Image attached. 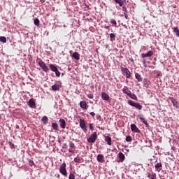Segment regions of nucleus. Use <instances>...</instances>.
<instances>
[{
    "label": "nucleus",
    "mask_w": 179,
    "mask_h": 179,
    "mask_svg": "<svg viewBox=\"0 0 179 179\" xmlns=\"http://www.w3.org/2000/svg\"><path fill=\"white\" fill-rule=\"evenodd\" d=\"M80 127L84 132H87V127L86 126V122L85 119H80Z\"/></svg>",
    "instance_id": "obj_5"
},
{
    "label": "nucleus",
    "mask_w": 179,
    "mask_h": 179,
    "mask_svg": "<svg viewBox=\"0 0 179 179\" xmlns=\"http://www.w3.org/2000/svg\"><path fill=\"white\" fill-rule=\"evenodd\" d=\"M49 67L50 68L51 71H52V72H55L58 69L54 64H49Z\"/></svg>",
    "instance_id": "obj_23"
},
{
    "label": "nucleus",
    "mask_w": 179,
    "mask_h": 179,
    "mask_svg": "<svg viewBox=\"0 0 179 179\" xmlns=\"http://www.w3.org/2000/svg\"><path fill=\"white\" fill-rule=\"evenodd\" d=\"M80 106L83 110H87V103H86V101H81L80 102Z\"/></svg>",
    "instance_id": "obj_16"
},
{
    "label": "nucleus",
    "mask_w": 179,
    "mask_h": 179,
    "mask_svg": "<svg viewBox=\"0 0 179 179\" xmlns=\"http://www.w3.org/2000/svg\"><path fill=\"white\" fill-rule=\"evenodd\" d=\"M127 142H132V137L131 136H127L126 137Z\"/></svg>",
    "instance_id": "obj_34"
},
{
    "label": "nucleus",
    "mask_w": 179,
    "mask_h": 179,
    "mask_svg": "<svg viewBox=\"0 0 179 179\" xmlns=\"http://www.w3.org/2000/svg\"><path fill=\"white\" fill-rule=\"evenodd\" d=\"M34 23L35 26H40V20H38V18H36L34 21Z\"/></svg>",
    "instance_id": "obj_30"
},
{
    "label": "nucleus",
    "mask_w": 179,
    "mask_h": 179,
    "mask_svg": "<svg viewBox=\"0 0 179 179\" xmlns=\"http://www.w3.org/2000/svg\"><path fill=\"white\" fill-rule=\"evenodd\" d=\"M131 129L133 132H136L137 134H139L141 132V130L136 127L135 124H131Z\"/></svg>",
    "instance_id": "obj_11"
},
{
    "label": "nucleus",
    "mask_w": 179,
    "mask_h": 179,
    "mask_svg": "<svg viewBox=\"0 0 179 179\" xmlns=\"http://www.w3.org/2000/svg\"><path fill=\"white\" fill-rule=\"evenodd\" d=\"M59 173H61L62 176H64V177L68 176V171H66V164L65 162H63L62 164L60 166Z\"/></svg>",
    "instance_id": "obj_2"
},
{
    "label": "nucleus",
    "mask_w": 179,
    "mask_h": 179,
    "mask_svg": "<svg viewBox=\"0 0 179 179\" xmlns=\"http://www.w3.org/2000/svg\"><path fill=\"white\" fill-rule=\"evenodd\" d=\"M55 73L57 78H59V76H61V72H59L58 69L56 71H55Z\"/></svg>",
    "instance_id": "obj_36"
},
{
    "label": "nucleus",
    "mask_w": 179,
    "mask_h": 179,
    "mask_svg": "<svg viewBox=\"0 0 179 179\" xmlns=\"http://www.w3.org/2000/svg\"><path fill=\"white\" fill-rule=\"evenodd\" d=\"M110 41H113L114 38H115V34H110Z\"/></svg>",
    "instance_id": "obj_32"
},
{
    "label": "nucleus",
    "mask_w": 179,
    "mask_h": 179,
    "mask_svg": "<svg viewBox=\"0 0 179 179\" xmlns=\"http://www.w3.org/2000/svg\"><path fill=\"white\" fill-rule=\"evenodd\" d=\"M123 93H124L125 94H129V90L128 89V87L124 86L122 90Z\"/></svg>",
    "instance_id": "obj_24"
},
{
    "label": "nucleus",
    "mask_w": 179,
    "mask_h": 179,
    "mask_svg": "<svg viewBox=\"0 0 179 179\" xmlns=\"http://www.w3.org/2000/svg\"><path fill=\"white\" fill-rule=\"evenodd\" d=\"M127 96L130 97V99H132L133 100H138V96H136L135 94L131 92V91H129V94H127Z\"/></svg>",
    "instance_id": "obj_15"
},
{
    "label": "nucleus",
    "mask_w": 179,
    "mask_h": 179,
    "mask_svg": "<svg viewBox=\"0 0 179 179\" xmlns=\"http://www.w3.org/2000/svg\"><path fill=\"white\" fill-rule=\"evenodd\" d=\"M119 158L121 160V162H124L125 160V155H124V153L119 152Z\"/></svg>",
    "instance_id": "obj_22"
},
{
    "label": "nucleus",
    "mask_w": 179,
    "mask_h": 179,
    "mask_svg": "<svg viewBox=\"0 0 179 179\" xmlns=\"http://www.w3.org/2000/svg\"><path fill=\"white\" fill-rule=\"evenodd\" d=\"M73 57L74 58V59L79 61L80 59V55H79L78 52H74L73 53Z\"/></svg>",
    "instance_id": "obj_18"
},
{
    "label": "nucleus",
    "mask_w": 179,
    "mask_h": 179,
    "mask_svg": "<svg viewBox=\"0 0 179 179\" xmlns=\"http://www.w3.org/2000/svg\"><path fill=\"white\" fill-rule=\"evenodd\" d=\"M104 155L99 154L97 155L96 160L99 163H103L104 162Z\"/></svg>",
    "instance_id": "obj_13"
},
{
    "label": "nucleus",
    "mask_w": 179,
    "mask_h": 179,
    "mask_svg": "<svg viewBox=\"0 0 179 179\" xmlns=\"http://www.w3.org/2000/svg\"><path fill=\"white\" fill-rule=\"evenodd\" d=\"M122 10H123L124 13H128V11L127 10V7H125V6L122 7Z\"/></svg>",
    "instance_id": "obj_41"
},
{
    "label": "nucleus",
    "mask_w": 179,
    "mask_h": 179,
    "mask_svg": "<svg viewBox=\"0 0 179 179\" xmlns=\"http://www.w3.org/2000/svg\"><path fill=\"white\" fill-rule=\"evenodd\" d=\"M87 97H88V99H93V97H94L93 94H92V93L88 94Z\"/></svg>",
    "instance_id": "obj_40"
},
{
    "label": "nucleus",
    "mask_w": 179,
    "mask_h": 179,
    "mask_svg": "<svg viewBox=\"0 0 179 179\" xmlns=\"http://www.w3.org/2000/svg\"><path fill=\"white\" fill-rule=\"evenodd\" d=\"M105 29H110V26L105 27Z\"/></svg>",
    "instance_id": "obj_46"
},
{
    "label": "nucleus",
    "mask_w": 179,
    "mask_h": 179,
    "mask_svg": "<svg viewBox=\"0 0 179 179\" xmlns=\"http://www.w3.org/2000/svg\"><path fill=\"white\" fill-rule=\"evenodd\" d=\"M0 41L1 43H6V37H5V36L0 37Z\"/></svg>",
    "instance_id": "obj_33"
},
{
    "label": "nucleus",
    "mask_w": 179,
    "mask_h": 179,
    "mask_svg": "<svg viewBox=\"0 0 179 179\" xmlns=\"http://www.w3.org/2000/svg\"><path fill=\"white\" fill-rule=\"evenodd\" d=\"M101 99L103 100H105L106 101H110V96L106 92H102L101 93Z\"/></svg>",
    "instance_id": "obj_10"
},
{
    "label": "nucleus",
    "mask_w": 179,
    "mask_h": 179,
    "mask_svg": "<svg viewBox=\"0 0 179 179\" xmlns=\"http://www.w3.org/2000/svg\"><path fill=\"white\" fill-rule=\"evenodd\" d=\"M116 3H118L120 6H123L124 1L122 0H114Z\"/></svg>",
    "instance_id": "obj_28"
},
{
    "label": "nucleus",
    "mask_w": 179,
    "mask_h": 179,
    "mask_svg": "<svg viewBox=\"0 0 179 179\" xmlns=\"http://www.w3.org/2000/svg\"><path fill=\"white\" fill-rule=\"evenodd\" d=\"M96 139H97V133L95 131L87 139V142H89V143H94Z\"/></svg>",
    "instance_id": "obj_4"
},
{
    "label": "nucleus",
    "mask_w": 179,
    "mask_h": 179,
    "mask_svg": "<svg viewBox=\"0 0 179 179\" xmlns=\"http://www.w3.org/2000/svg\"><path fill=\"white\" fill-rule=\"evenodd\" d=\"M28 104L31 108H36V101H34V99H29Z\"/></svg>",
    "instance_id": "obj_8"
},
{
    "label": "nucleus",
    "mask_w": 179,
    "mask_h": 179,
    "mask_svg": "<svg viewBox=\"0 0 179 179\" xmlns=\"http://www.w3.org/2000/svg\"><path fill=\"white\" fill-rule=\"evenodd\" d=\"M144 124H145V127H146L147 128H148V127H149V123H148V122L145 121V122H144Z\"/></svg>",
    "instance_id": "obj_44"
},
{
    "label": "nucleus",
    "mask_w": 179,
    "mask_h": 179,
    "mask_svg": "<svg viewBox=\"0 0 179 179\" xmlns=\"http://www.w3.org/2000/svg\"><path fill=\"white\" fill-rule=\"evenodd\" d=\"M138 118L140 120L141 122H143V124H144V122H146V120H145V117H143V115H138Z\"/></svg>",
    "instance_id": "obj_25"
},
{
    "label": "nucleus",
    "mask_w": 179,
    "mask_h": 179,
    "mask_svg": "<svg viewBox=\"0 0 179 179\" xmlns=\"http://www.w3.org/2000/svg\"><path fill=\"white\" fill-rule=\"evenodd\" d=\"M148 177L150 179H156V173H155L154 172H148Z\"/></svg>",
    "instance_id": "obj_19"
},
{
    "label": "nucleus",
    "mask_w": 179,
    "mask_h": 179,
    "mask_svg": "<svg viewBox=\"0 0 179 179\" xmlns=\"http://www.w3.org/2000/svg\"><path fill=\"white\" fill-rule=\"evenodd\" d=\"M59 122H60V127L61 128H62V129H65L66 127V122H65V120L64 119H60L59 120Z\"/></svg>",
    "instance_id": "obj_17"
},
{
    "label": "nucleus",
    "mask_w": 179,
    "mask_h": 179,
    "mask_svg": "<svg viewBox=\"0 0 179 179\" xmlns=\"http://www.w3.org/2000/svg\"><path fill=\"white\" fill-rule=\"evenodd\" d=\"M121 71L123 72V75H125L126 78L129 79L131 78V71L127 68L121 67Z\"/></svg>",
    "instance_id": "obj_6"
},
{
    "label": "nucleus",
    "mask_w": 179,
    "mask_h": 179,
    "mask_svg": "<svg viewBox=\"0 0 179 179\" xmlns=\"http://www.w3.org/2000/svg\"><path fill=\"white\" fill-rule=\"evenodd\" d=\"M42 122H43L44 124H47L48 122V117L47 116H44L42 120Z\"/></svg>",
    "instance_id": "obj_29"
},
{
    "label": "nucleus",
    "mask_w": 179,
    "mask_h": 179,
    "mask_svg": "<svg viewBox=\"0 0 179 179\" xmlns=\"http://www.w3.org/2000/svg\"><path fill=\"white\" fill-rule=\"evenodd\" d=\"M60 89H61V85L58 84H55L54 85L52 86V90H53V92H59Z\"/></svg>",
    "instance_id": "obj_12"
},
{
    "label": "nucleus",
    "mask_w": 179,
    "mask_h": 179,
    "mask_svg": "<svg viewBox=\"0 0 179 179\" xmlns=\"http://www.w3.org/2000/svg\"><path fill=\"white\" fill-rule=\"evenodd\" d=\"M29 166L32 167V166H36V164L34 163V161L29 159Z\"/></svg>",
    "instance_id": "obj_35"
},
{
    "label": "nucleus",
    "mask_w": 179,
    "mask_h": 179,
    "mask_svg": "<svg viewBox=\"0 0 179 179\" xmlns=\"http://www.w3.org/2000/svg\"><path fill=\"white\" fill-rule=\"evenodd\" d=\"M0 120H1V115H0Z\"/></svg>",
    "instance_id": "obj_48"
},
{
    "label": "nucleus",
    "mask_w": 179,
    "mask_h": 179,
    "mask_svg": "<svg viewBox=\"0 0 179 179\" xmlns=\"http://www.w3.org/2000/svg\"><path fill=\"white\" fill-rule=\"evenodd\" d=\"M162 167V163H157L156 165H155V170H157L158 171H160V168Z\"/></svg>",
    "instance_id": "obj_26"
},
{
    "label": "nucleus",
    "mask_w": 179,
    "mask_h": 179,
    "mask_svg": "<svg viewBox=\"0 0 179 179\" xmlns=\"http://www.w3.org/2000/svg\"><path fill=\"white\" fill-rule=\"evenodd\" d=\"M90 115L92 117H94V115H96V114L94 113V112H91Z\"/></svg>",
    "instance_id": "obj_45"
},
{
    "label": "nucleus",
    "mask_w": 179,
    "mask_h": 179,
    "mask_svg": "<svg viewBox=\"0 0 179 179\" xmlns=\"http://www.w3.org/2000/svg\"><path fill=\"white\" fill-rule=\"evenodd\" d=\"M105 142H106L109 146H111V137L107 136L105 138Z\"/></svg>",
    "instance_id": "obj_21"
},
{
    "label": "nucleus",
    "mask_w": 179,
    "mask_h": 179,
    "mask_svg": "<svg viewBox=\"0 0 179 179\" xmlns=\"http://www.w3.org/2000/svg\"><path fill=\"white\" fill-rule=\"evenodd\" d=\"M153 55V51L150 50L147 53H143L141 55L142 58H148Z\"/></svg>",
    "instance_id": "obj_9"
},
{
    "label": "nucleus",
    "mask_w": 179,
    "mask_h": 179,
    "mask_svg": "<svg viewBox=\"0 0 179 179\" xmlns=\"http://www.w3.org/2000/svg\"><path fill=\"white\" fill-rule=\"evenodd\" d=\"M69 179H75V175H73V173H71L69 175Z\"/></svg>",
    "instance_id": "obj_38"
},
{
    "label": "nucleus",
    "mask_w": 179,
    "mask_h": 179,
    "mask_svg": "<svg viewBox=\"0 0 179 179\" xmlns=\"http://www.w3.org/2000/svg\"><path fill=\"white\" fill-rule=\"evenodd\" d=\"M128 104L129 106H131L132 107H135L137 110H141L142 109V105L139 103L134 102V101H128Z\"/></svg>",
    "instance_id": "obj_3"
},
{
    "label": "nucleus",
    "mask_w": 179,
    "mask_h": 179,
    "mask_svg": "<svg viewBox=\"0 0 179 179\" xmlns=\"http://www.w3.org/2000/svg\"><path fill=\"white\" fill-rule=\"evenodd\" d=\"M90 131H94V127L93 126V124H90Z\"/></svg>",
    "instance_id": "obj_39"
},
{
    "label": "nucleus",
    "mask_w": 179,
    "mask_h": 179,
    "mask_svg": "<svg viewBox=\"0 0 179 179\" xmlns=\"http://www.w3.org/2000/svg\"><path fill=\"white\" fill-rule=\"evenodd\" d=\"M135 78L136 79H137L138 82H142L143 80V78H142V76H141L140 74L138 73H135Z\"/></svg>",
    "instance_id": "obj_20"
},
{
    "label": "nucleus",
    "mask_w": 179,
    "mask_h": 179,
    "mask_svg": "<svg viewBox=\"0 0 179 179\" xmlns=\"http://www.w3.org/2000/svg\"><path fill=\"white\" fill-rule=\"evenodd\" d=\"M173 31L176 33L177 37H179V29H178V27H174Z\"/></svg>",
    "instance_id": "obj_31"
},
{
    "label": "nucleus",
    "mask_w": 179,
    "mask_h": 179,
    "mask_svg": "<svg viewBox=\"0 0 179 179\" xmlns=\"http://www.w3.org/2000/svg\"><path fill=\"white\" fill-rule=\"evenodd\" d=\"M110 23H112V24H117V21H115V20H110Z\"/></svg>",
    "instance_id": "obj_42"
},
{
    "label": "nucleus",
    "mask_w": 179,
    "mask_h": 179,
    "mask_svg": "<svg viewBox=\"0 0 179 179\" xmlns=\"http://www.w3.org/2000/svg\"><path fill=\"white\" fill-rule=\"evenodd\" d=\"M170 100H171V103H173V106L174 107H176V108H178V101H176V99L173 97H171Z\"/></svg>",
    "instance_id": "obj_14"
},
{
    "label": "nucleus",
    "mask_w": 179,
    "mask_h": 179,
    "mask_svg": "<svg viewBox=\"0 0 179 179\" xmlns=\"http://www.w3.org/2000/svg\"><path fill=\"white\" fill-rule=\"evenodd\" d=\"M123 13L124 15L125 19H128V14H127V13Z\"/></svg>",
    "instance_id": "obj_43"
},
{
    "label": "nucleus",
    "mask_w": 179,
    "mask_h": 179,
    "mask_svg": "<svg viewBox=\"0 0 179 179\" xmlns=\"http://www.w3.org/2000/svg\"><path fill=\"white\" fill-rule=\"evenodd\" d=\"M69 153H75V143L72 141L69 142Z\"/></svg>",
    "instance_id": "obj_7"
},
{
    "label": "nucleus",
    "mask_w": 179,
    "mask_h": 179,
    "mask_svg": "<svg viewBox=\"0 0 179 179\" xmlns=\"http://www.w3.org/2000/svg\"><path fill=\"white\" fill-rule=\"evenodd\" d=\"M0 93H1V88H0Z\"/></svg>",
    "instance_id": "obj_47"
},
{
    "label": "nucleus",
    "mask_w": 179,
    "mask_h": 179,
    "mask_svg": "<svg viewBox=\"0 0 179 179\" xmlns=\"http://www.w3.org/2000/svg\"><path fill=\"white\" fill-rule=\"evenodd\" d=\"M36 63L38 64V65L40 66V67L43 71V72L47 73L48 72V71H50V69H48V66H47L45 63L41 59L38 58L36 59Z\"/></svg>",
    "instance_id": "obj_1"
},
{
    "label": "nucleus",
    "mask_w": 179,
    "mask_h": 179,
    "mask_svg": "<svg viewBox=\"0 0 179 179\" xmlns=\"http://www.w3.org/2000/svg\"><path fill=\"white\" fill-rule=\"evenodd\" d=\"M75 163H80V158L79 157H75L74 158Z\"/></svg>",
    "instance_id": "obj_37"
},
{
    "label": "nucleus",
    "mask_w": 179,
    "mask_h": 179,
    "mask_svg": "<svg viewBox=\"0 0 179 179\" xmlns=\"http://www.w3.org/2000/svg\"><path fill=\"white\" fill-rule=\"evenodd\" d=\"M52 127L54 131H58V124H57L56 122L52 124Z\"/></svg>",
    "instance_id": "obj_27"
}]
</instances>
